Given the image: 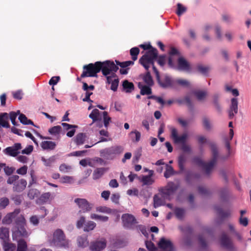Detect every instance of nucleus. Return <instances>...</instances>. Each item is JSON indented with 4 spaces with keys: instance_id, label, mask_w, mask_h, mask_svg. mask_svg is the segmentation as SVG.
I'll list each match as a JSON object with an SVG mask.
<instances>
[{
    "instance_id": "f257e3e1",
    "label": "nucleus",
    "mask_w": 251,
    "mask_h": 251,
    "mask_svg": "<svg viewBox=\"0 0 251 251\" xmlns=\"http://www.w3.org/2000/svg\"><path fill=\"white\" fill-rule=\"evenodd\" d=\"M157 50L153 49L148 52L146 55H143L139 59V62L147 71L150 66H152L157 82L161 87L164 89L175 87L174 79L167 74L160 76L158 71L154 66V62L157 58Z\"/></svg>"
},
{
    "instance_id": "f03ea898",
    "label": "nucleus",
    "mask_w": 251,
    "mask_h": 251,
    "mask_svg": "<svg viewBox=\"0 0 251 251\" xmlns=\"http://www.w3.org/2000/svg\"><path fill=\"white\" fill-rule=\"evenodd\" d=\"M83 71L81 77H97V73L101 71L103 75L106 76L110 72H117L119 69L113 61H106L103 62H96L95 64L90 63L83 66Z\"/></svg>"
},
{
    "instance_id": "7ed1b4c3",
    "label": "nucleus",
    "mask_w": 251,
    "mask_h": 251,
    "mask_svg": "<svg viewBox=\"0 0 251 251\" xmlns=\"http://www.w3.org/2000/svg\"><path fill=\"white\" fill-rule=\"evenodd\" d=\"M211 151V158L207 163L204 162L199 157H195L193 162L202 168L204 174L209 176L214 167L216 165L219 160V152L217 145L213 143H208Z\"/></svg>"
},
{
    "instance_id": "20e7f679",
    "label": "nucleus",
    "mask_w": 251,
    "mask_h": 251,
    "mask_svg": "<svg viewBox=\"0 0 251 251\" xmlns=\"http://www.w3.org/2000/svg\"><path fill=\"white\" fill-rule=\"evenodd\" d=\"M26 220L23 215H21L15 220V230L12 231L13 240H18L20 238H27L31 234L30 231H27L25 226Z\"/></svg>"
},
{
    "instance_id": "39448f33",
    "label": "nucleus",
    "mask_w": 251,
    "mask_h": 251,
    "mask_svg": "<svg viewBox=\"0 0 251 251\" xmlns=\"http://www.w3.org/2000/svg\"><path fill=\"white\" fill-rule=\"evenodd\" d=\"M48 242L50 246L52 247L66 249L69 246V241L66 239L63 231L59 228L54 231L53 237L49 239Z\"/></svg>"
},
{
    "instance_id": "423d86ee",
    "label": "nucleus",
    "mask_w": 251,
    "mask_h": 251,
    "mask_svg": "<svg viewBox=\"0 0 251 251\" xmlns=\"http://www.w3.org/2000/svg\"><path fill=\"white\" fill-rule=\"evenodd\" d=\"M171 132L170 137L173 143L176 145L181 144V149L185 152H190L191 148L190 146L186 145V142L188 137L187 134L184 133L181 135H178V130L174 127L170 128Z\"/></svg>"
},
{
    "instance_id": "0eeeda50",
    "label": "nucleus",
    "mask_w": 251,
    "mask_h": 251,
    "mask_svg": "<svg viewBox=\"0 0 251 251\" xmlns=\"http://www.w3.org/2000/svg\"><path fill=\"white\" fill-rule=\"evenodd\" d=\"M124 151V148L120 145L113 146L100 151V155L106 160H112Z\"/></svg>"
},
{
    "instance_id": "6e6552de",
    "label": "nucleus",
    "mask_w": 251,
    "mask_h": 251,
    "mask_svg": "<svg viewBox=\"0 0 251 251\" xmlns=\"http://www.w3.org/2000/svg\"><path fill=\"white\" fill-rule=\"evenodd\" d=\"M179 229L185 234L182 239V242L186 246H190L192 244L191 235L193 232L192 228L189 226H180Z\"/></svg>"
},
{
    "instance_id": "1a4fd4ad",
    "label": "nucleus",
    "mask_w": 251,
    "mask_h": 251,
    "mask_svg": "<svg viewBox=\"0 0 251 251\" xmlns=\"http://www.w3.org/2000/svg\"><path fill=\"white\" fill-rule=\"evenodd\" d=\"M178 187L179 185L178 184H176L173 182H170L163 190L162 193L166 199L171 200Z\"/></svg>"
},
{
    "instance_id": "9d476101",
    "label": "nucleus",
    "mask_w": 251,
    "mask_h": 251,
    "mask_svg": "<svg viewBox=\"0 0 251 251\" xmlns=\"http://www.w3.org/2000/svg\"><path fill=\"white\" fill-rule=\"evenodd\" d=\"M123 226L126 228L133 229L134 225L137 223L135 217L130 214H124L122 216Z\"/></svg>"
},
{
    "instance_id": "9b49d317",
    "label": "nucleus",
    "mask_w": 251,
    "mask_h": 251,
    "mask_svg": "<svg viewBox=\"0 0 251 251\" xmlns=\"http://www.w3.org/2000/svg\"><path fill=\"white\" fill-rule=\"evenodd\" d=\"M22 149L21 143H17L14 144L13 146L7 147L3 150V152L9 156L15 157L20 153V150Z\"/></svg>"
},
{
    "instance_id": "f8f14e48",
    "label": "nucleus",
    "mask_w": 251,
    "mask_h": 251,
    "mask_svg": "<svg viewBox=\"0 0 251 251\" xmlns=\"http://www.w3.org/2000/svg\"><path fill=\"white\" fill-rule=\"evenodd\" d=\"M201 174L192 171L186 172L185 181L189 185H193L195 181H198L201 178Z\"/></svg>"
},
{
    "instance_id": "ddd939ff",
    "label": "nucleus",
    "mask_w": 251,
    "mask_h": 251,
    "mask_svg": "<svg viewBox=\"0 0 251 251\" xmlns=\"http://www.w3.org/2000/svg\"><path fill=\"white\" fill-rule=\"evenodd\" d=\"M75 202L77 203L79 207L81 209L83 212L89 211L91 210L92 204L89 203L88 201L84 199H75Z\"/></svg>"
},
{
    "instance_id": "4468645a",
    "label": "nucleus",
    "mask_w": 251,
    "mask_h": 251,
    "mask_svg": "<svg viewBox=\"0 0 251 251\" xmlns=\"http://www.w3.org/2000/svg\"><path fill=\"white\" fill-rule=\"evenodd\" d=\"M20 212V209H16L13 212L8 213L3 218L2 220V224L4 225H10L12 223L14 219H15V220L16 219Z\"/></svg>"
},
{
    "instance_id": "2eb2a0df",
    "label": "nucleus",
    "mask_w": 251,
    "mask_h": 251,
    "mask_svg": "<svg viewBox=\"0 0 251 251\" xmlns=\"http://www.w3.org/2000/svg\"><path fill=\"white\" fill-rule=\"evenodd\" d=\"M106 246V241L102 239L101 240L96 241L91 243L90 249L92 251H101Z\"/></svg>"
},
{
    "instance_id": "dca6fc26",
    "label": "nucleus",
    "mask_w": 251,
    "mask_h": 251,
    "mask_svg": "<svg viewBox=\"0 0 251 251\" xmlns=\"http://www.w3.org/2000/svg\"><path fill=\"white\" fill-rule=\"evenodd\" d=\"M220 242L222 246L227 249L232 250L233 248V246L231 240L224 232L221 235Z\"/></svg>"
},
{
    "instance_id": "f3484780",
    "label": "nucleus",
    "mask_w": 251,
    "mask_h": 251,
    "mask_svg": "<svg viewBox=\"0 0 251 251\" xmlns=\"http://www.w3.org/2000/svg\"><path fill=\"white\" fill-rule=\"evenodd\" d=\"M238 100L237 98H233L231 100V104L228 112L229 118L231 119L233 118L234 114L238 112Z\"/></svg>"
},
{
    "instance_id": "a211bd4d",
    "label": "nucleus",
    "mask_w": 251,
    "mask_h": 251,
    "mask_svg": "<svg viewBox=\"0 0 251 251\" xmlns=\"http://www.w3.org/2000/svg\"><path fill=\"white\" fill-rule=\"evenodd\" d=\"M177 68L180 71H188L190 70V66L184 58L179 57L178 59Z\"/></svg>"
},
{
    "instance_id": "6ab92c4d",
    "label": "nucleus",
    "mask_w": 251,
    "mask_h": 251,
    "mask_svg": "<svg viewBox=\"0 0 251 251\" xmlns=\"http://www.w3.org/2000/svg\"><path fill=\"white\" fill-rule=\"evenodd\" d=\"M54 198V196L50 192L43 193L40 197L37 200L36 203L38 204H43L51 200Z\"/></svg>"
},
{
    "instance_id": "aec40b11",
    "label": "nucleus",
    "mask_w": 251,
    "mask_h": 251,
    "mask_svg": "<svg viewBox=\"0 0 251 251\" xmlns=\"http://www.w3.org/2000/svg\"><path fill=\"white\" fill-rule=\"evenodd\" d=\"M27 184L26 181L24 179H21L17 180L13 187V190L14 191L21 192L23 191L26 187Z\"/></svg>"
},
{
    "instance_id": "412c9836",
    "label": "nucleus",
    "mask_w": 251,
    "mask_h": 251,
    "mask_svg": "<svg viewBox=\"0 0 251 251\" xmlns=\"http://www.w3.org/2000/svg\"><path fill=\"white\" fill-rule=\"evenodd\" d=\"M134 89V85L132 82L127 80H124L122 82V91L126 93H130Z\"/></svg>"
},
{
    "instance_id": "4be33fe9",
    "label": "nucleus",
    "mask_w": 251,
    "mask_h": 251,
    "mask_svg": "<svg viewBox=\"0 0 251 251\" xmlns=\"http://www.w3.org/2000/svg\"><path fill=\"white\" fill-rule=\"evenodd\" d=\"M169 57L168 59V65L172 68L175 67L173 57L174 56H179V53L175 48L172 47L169 51Z\"/></svg>"
},
{
    "instance_id": "5701e85b",
    "label": "nucleus",
    "mask_w": 251,
    "mask_h": 251,
    "mask_svg": "<svg viewBox=\"0 0 251 251\" xmlns=\"http://www.w3.org/2000/svg\"><path fill=\"white\" fill-rule=\"evenodd\" d=\"M187 160L186 155L184 153L180 154L178 157V166L180 172L185 171V164Z\"/></svg>"
},
{
    "instance_id": "b1692460",
    "label": "nucleus",
    "mask_w": 251,
    "mask_h": 251,
    "mask_svg": "<svg viewBox=\"0 0 251 251\" xmlns=\"http://www.w3.org/2000/svg\"><path fill=\"white\" fill-rule=\"evenodd\" d=\"M138 88L140 89V94L142 95H149L152 93L151 86L145 85L141 82H139L138 84Z\"/></svg>"
},
{
    "instance_id": "393cba45",
    "label": "nucleus",
    "mask_w": 251,
    "mask_h": 251,
    "mask_svg": "<svg viewBox=\"0 0 251 251\" xmlns=\"http://www.w3.org/2000/svg\"><path fill=\"white\" fill-rule=\"evenodd\" d=\"M9 228L5 227H0V238L4 242L9 240Z\"/></svg>"
},
{
    "instance_id": "a878e982",
    "label": "nucleus",
    "mask_w": 251,
    "mask_h": 251,
    "mask_svg": "<svg viewBox=\"0 0 251 251\" xmlns=\"http://www.w3.org/2000/svg\"><path fill=\"white\" fill-rule=\"evenodd\" d=\"M108 170L106 168H97L93 172V178L96 180L100 178Z\"/></svg>"
},
{
    "instance_id": "bb28decb",
    "label": "nucleus",
    "mask_w": 251,
    "mask_h": 251,
    "mask_svg": "<svg viewBox=\"0 0 251 251\" xmlns=\"http://www.w3.org/2000/svg\"><path fill=\"white\" fill-rule=\"evenodd\" d=\"M86 135L85 133H79L77 134L75 139V142L77 146L83 145L85 141Z\"/></svg>"
},
{
    "instance_id": "cd10ccee",
    "label": "nucleus",
    "mask_w": 251,
    "mask_h": 251,
    "mask_svg": "<svg viewBox=\"0 0 251 251\" xmlns=\"http://www.w3.org/2000/svg\"><path fill=\"white\" fill-rule=\"evenodd\" d=\"M214 209L217 212L219 216L222 219L227 218L230 216V211H224L223 209L219 206H215Z\"/></svg>"
},
{
    "instance_id": "c85d7f7f",
    "label": "nucleus",
    "mask_w": 251,
    "mask_h": 251,
    "mask_svg": "<svg viewBox=\"0 0 251 251\" xmlns=\"http://www.w3.org/2000/svg\"><path fill=\"white\" fill-rule=\"evenodd\" d=\"M139 180L143 183V185H150L152 184L154 181L150 176L147 175H142L140 177H138Z\"/></svg>"
},
{
    "instance_id": "c756f323",
    "label": "nucleus",
    "mask_w": 251,
    "mask_h": 251,
    "mask_svg": "<svg viewBox=\"0 0 251 251\" xmlns=\"http://www.w3.org/2000/svg\"><path fill=\"white\" fill-rule=\"evenodd\" d=\"M41 147L44 150H53L56 147V144L52 141H43L41 143Z\"/></svg>"
},
{
    "instance_id": "7c9ffc66",
    "label": "nucleus",
    "mask_w": 251,
    "mask_h": 251,
    "mask_svg": "<svg viewBox=\"0 0 251 251\" xmlns=\"http://www.w3.org/2000/svg\"><path fill=\"white\" fill-rule=\"evenodd\" d=\"M17 251H26L27 246L26 242L23 239H18Z\"/></svg>"
},
{
    "instance_id": "2f4dec72",
    "label": "nucleus",
    "mask_w": 251,
    "mask_h": 251,
    "mask_svg": "<svg viewBox=\"0 0 251 251\" xmlns=\"http://www.w3.org/2000/svg\"><path fill=\"white\" fill-rule=\"evenodd\" d=\"M20 122L24 125H33L35 127H37L35 125H34L33 122L29 119H28L25 116L24 114H20V116L18 118Z\"/></svg>"
},
{
    "instance_id": "473e14b6",
    "label": "nucleus",
    "mask_w": 251,
    "mask_h": 251,
    "mask_svg": "<svg viewBox=\"0 0 251 251\" xmlns=\"http://www.w3.org/2000/svg\"><path fill=\"white\" fill-rule=\"evenodd\" d=\"M143 79L144 82L149 86H153L154 82L150 73L148 71L143 76Z\"/></svg>"
},
{
    "instance_id": "72a5a7b5",
    "label": "nucleus",
    "mask_w": 251,
    "mask_h": 251,
    "mask_svg": "<svg viewBox=\"0 0 251 251\" xmlns=\"http://www.w3.org/2000/svg\"><path fill=\"white\" fill-rule=\"evenodd\" d=\"M40 194V191L36 189H30L27 193V196L30 200L38 198Z\"/></svg>"
},
{
    "instance_id": "f704fd0d",
    "label": "nucleus",
    "mask_w": 251,
    "mask_h": 251,
    "mask_svg": "<svg viewBox=\"0 0 251 251\" xmlns=\"http://www.w3.org/2000/svg\"><path fill=\"white\" fill-rule=\"evenodd\" d=\"M77 243L79 247L82 248L88 245V241L86 236H79L77 238Z\"/></svg>"
},
{
    "instance_id": "c9c22d12",
    "label": "nucleus",
    "mask_w": 251,
    "mask_h": 251,
    "mask_svg": "<svg viewBox=\"0 0 251 251\" xmlns=\"http://www.w3.org/2000/svg\"><path fill=\"white\" fill-rule=\"evenodd\" d=\"M230 141V140H229L228 139H226V142H225L226 148V149L228 151L227 155H226V156H220L219 155V159L225 160H226L229 157V156L230 155V153H231Z\"/></svg>"
},
{
    "instance_id": "e433bc0d",
    "label": "nucleus",
    "mask_w": 251,
    "mask_h": 251,
    "mask_svg": "<svg viewBox=\"0 0 251 251\" xmlns=\"http://www.w3.org/2000/svg\"><path fill=\"white\" fill-rule=\"evenodd\" d=\"M185 211L182 208H176L175 209V214L176 218L179 220H182L185 215Z\"/></svg>"
},
{
    "instance_id": "4c0bfd02",
    "label": "nucleus",
    "mask_w": 251,
    "mask_h": 251,
    "mask_svg": "<svg viewBox=\"0 0 251 251\" xmlns=\"http://www.w3.org/2000/svg\"><path fill=\"white\" fill-rule=\"evenodd\" d=\"M96 226V224L95 222L93 221H88L84 224L83 230L85 231L88 232L94 229Z\"/></svg>"
},
{
    "instance_id": "58836bf2",
    "label": "nucleus",
    "mask_w": 251,
    "mask_h": 251,
    "mask_svg": "<svg viewBox=\"0 0 251 251\" xmlns=\"http://www.w3.org/2000/svg\"><path fill=\"white\" fill-rule=\"evenodd\" d=\"M62 130V127L60 126H56L52 127L49 129V132L53 135H59Z\"/></svg>"
},
{
    "instance_id": "ea45409f",
    "label": "nucleus",
    "mask_w": 251,
    "mask_h": 251,
    "mask_svg": "<svg viewBox=\"0 0 251 251\" xmlns=\"http://www.w3.org/2000/svg\"><path fill=\"white\" fill-rule=\"evenodd\" d=\"M194 94L199 100H202L207 95V92L204 91H195L194 92Z\"/></svg>"
},
{
    "instance_id": "a19ab883",
    "label": "nucleus",
    "mask_w": 251,
    "mask_h": 251,
    "mask_svg": "<svg viewBox=\"0 0 251 251\" xmlns=\"http://www.w3.org/2000/svg\"><path fill=\"white\" fill-rule=\"evenodd\" d=\"M130 136L133 141L138 142L141 138V133L138 131L135 130L130 133Z\"/></svg>"
},
{
    "instance_id": "79ce46f5",
    "label": "nucleus",
    "mask_w": 251,
    "mask_h": 251,
    "mask_svg": "<svg viewBox=\"0 0 251 251\" xmlns=\"http://www.w3.org/2000/svg\"><path fill=\"white\" fill-rule=\"evenodd\" d=\"M219 193L221 199L223 201H225L228 196V189L227 187H223L220 190Z\"/></svg>"
},
{
    "instance_id": "37998d69",
    "label": "nucleus",
    "mask_w": 251,
    "mask_h": 251,
    "mask_svg": "<svg viewBox=\"0 0 251 251\" xmlns=\"http://www.w3.org/2000/svg\"><path fill=\"white\" fill-rule=\"evenodd\" d=\"M116 64H115L118 67V66H120L122 68H126L130 65H132L134 64V62L132 61H127L125 62H120L119 61H115Z\"/></svg>"
},
{
    "instance_id": "c03bdc74",
    "label": "nucleus",
    "mask_w": 251,
    "mask_h": 251,
    "mask_svg": "<svg viewBox=\"0 0 251 251\" xmlns=\"http://www.w3.org/2000/svg\"><path fill=\"white\" fill-rule=\"evenodd\" d=\"M140 50L137 47H134L130 49V54L132 56L133 61H135L137 59V56L139 53Z\"/></svg>"
},
{
    "instance_id": "a18cd8bd",
    "label": "nucleus",
    "mask_w": 251,
    "mask_h": 251,
    "mask_svg": "<svg viewBox=\"0 0 251 251\" xmlns=\"http://www.w3.org/2000/svg\"><path fill=\"white\" fill-rule=\"evenodd\" d=\"M91 218L102 222H106L108 220L107 216L99 215L96 214H92L91 215Z\"/></svg>"
},
{
    "instance_id": "49530a36",
    "label": "nucleus",
    "mask_w": 251,
    "mask_h": 251,
    "mask_svg": "<svg viewBox=\"0 0 251 251\" xmlns=\"http://www.w3.org/2000/svg\"><path fill=\"white\" fill-rule=\"evenodd\" d=\"M3 249L4 251H14L16 246L13 243H7L5 241L3 244Z\"/></svg>"
},
{
    "instance_id": "de8ad7c7",
    "label": "nucleus",
    "mask_w": 251,
    "mask_h": 251,
    "mask_svg": "<svg viewBox=\"0 0 251 251\" xmlns=\"http://www.w3.org/2000/svg\"><path fill=\"white\" fill-rule=\"evenodd\" d=\"M100 112L97 109H94L89 115V117L93 120V122H96L100 116Z\"/></svg>"
},
{
    "instance_id": "09e8293b",
    "label": "nucleus",
    "mask_w": 251,
    "mask_h": 251,
    "mask_svg": "<svg viewBox=\"0 0 251 251\" xmlns=\"http://www.w3.org/2000/svg\"><path fill=\"white\" fill-rule=\"evenodd\" d=\"M198 70L202 75H207L208 71L210 69L209 66H205L201 65H199L197 66Z\"/></svg>"
},
{
    "instance_id": "8fccbe9b",
    "label": "nucleus",
    "mask_w": 251,
    "mask_h": 251,
    "mask_svg": "<svg viewBox=\"0 0 251 251\" xmlns=\"http://www.w3.org/2000/svg\"><path fill=\"white\" fill-rule=\"evenodd\" d=\"M166 167H167L166 170L165 172L164 175L166 178H169L171 176L175 174V172H174V170L173 167L171 166L167 165Z\"/></svg>"
},
{
    "instance_id": "3c124183",
    "label": "nucleus",
    "mask_w": 251,
    "mask_h": 251,
    "mask_svg": "<svg viewBox=\"0 0 251 251\" xmlns=\"http://www.w3.org/2000/svg\"><path fill=\"white\" fill-rule=\"evenodd\" d=\"M175 85L177 84L183 87H188L190 85V83L188 81L183 79H174Z\"/></svg>"
},
{
    "instance_id": "603ef678",
    "label": "nucleus",
    "mask_w": 251,
    "mask_h": 251,
    "mask_svg": "<svg viewBox=\"0 0 251 251\" xmlns=\"http://www.w3.org/2000/svg\"><path fill=\"white\" fill-rule=\"evenodd\" d=\"M162 205V199L157 195L153 197V206L154 208H157Z\"/></svg>"
},
{
    "instance_id": "864d4df0",
    "label": "nucleus",
    "mask_w": 251,
    "mask_h": 251,
    "mask_svg": "<svg viewBox=\"0 0 251 251\" xmlns=\"http://www.w3.org/2000/svg\"><path fill=\"white\" fill-rule=\"evenodd\" d=\"M146 248L149 251H157V248L154 244L151 241H147L145 242Z\"/></svg>"
},
{
    "instance_id": "5fc2aeb1",
    "label": "nucleus",
    "mask_w": 251,
    "mask_h": 251,
    "mask_svg": "<svg viewBox=\"0 0 251 251\" xmlns=\"http://www.w3.org/2000/svg\"><path fill=\"white\" fill-rule=\"evenodd\" d=\"M202 124L206 129L210 130L211 128L210 121L209 119L206 117L202 118Z\"/></svg>"
},
{
    "instance_id": "6e6d98bb",
    "label": "nucleus",
    "mask_w": 251,
    "mask_h": 251,
    "mask_svg": "<svg viewBox=\"0 0 251 251\" xmlns=\"http://www.w3.org/2000/svg\"><path fill=\"white\" fill-rule=\"evenodd\" d=\"M198 141L199 144L202 145L204 143H206L209 145L208 143H213L215 145H217L214 142L210 141L208 140L204 136H200L198 137Z\"/></svg>"
},
{
    "instance_id": "4d7b16f0",
    "label": "nucleus",
    "mask_w": 251,
    "mask_h": 251,
    "mask_svg": "<svg viewBox=\"0 0 251 251\" xmlns=\"http://www.w3.org/2000/svg\"><path fill=\"white\" fill-rule=\"evenodd\" d=\"M55 160L54 156H51L50 157L49 159H46L44 157H42V160L44 163V164L46 166H50L52 163L54 162Z\"/></svg>"
},
{
    "instance_id": "13d9d810",
    "label": "nucleus",
    "mask_w": 251,
    "mask_h": 251,
    "mask_svg": "<svg viewBox=\"0 0 251 251\" xmlns=\"http://www.w3.org/2000/svg\"><path fill=\"white\" fill-rule=\"evenodd\" d=\"M19 178V176L18 175H13L10 176L7 180V183L9 184H13L14 185V183L16 182Z\"/></svg>"
},
{
    "instance_id": "bf43d9fd",
    "label": "nucleus",
    "mask_w": 251,
    "mask_h": 251,
    "mask_svg": "<svg viewBox=\"0 0 251 251\" xmlns=\"http://www.w3.org/2000/svg\"><path fill=\"white\" fill-rule=\"evenodd\" d=\"M103 118V124L105 127H107L109 125V122L111 120V118L108 116V113L106 111L102 112Z\"/></svg>"
},
{
    "instance_id": "052dcab7",
    "label": "nucleus",
    "mask_w": 251,
    "mask_h": 251,
    "mask_svg": "<svg viewBox=\"0 0 251 251\" xmlns=\"http://www.w3.org/2000/svg\"><path fill=\"white\" fill-rule=\"evenodd\" d=\"M186 10V8L185 7L183 6L181 3H177V11L176 14L178 16H180L183 13H184Z\"/></svg>"
},
{
    "instance_id": "680f3d73",
    "label": "nucleus",
    "mask_w": 251,
    "mask_h": 251,
    "mask_svg": "<svg viewBox=\"0 0 251 251\" xmlns=\"http://www.w3.org/2000/svg\"><path fill=\"white\" fill-rule=\"evenodd\" d=\"M97 211L109 214L112 212V209L106 206H99L97 208Z\"/></svg>"
},
{
    "instance_id": "e2e57ef3",
    "label": "nucleus",
    "mask_w": 251,
    "mask_h": 251,
    "mask_svg": "<svg viewBox=\"0 0 251 251\" xmlns=\"http://www.w3.org/2000/svg\"><path fill=\"white\" fill-rule=\"evenodd\" d=\"M23 95H24V94L23 93L22 90H19L15 92H13V98L15 99L19 100L22 99Z\"/></svg>"
},
{
    "instance_id": "0e129e2a",
    "label": "nucleus",
    "mask_w": 251,
    "mask_h": 251,
    "mask_svg": "<svg viewBox=\"0 0 251 251\" xmlns=\"http://www.w3.org/2000/svg\"><path fill=\"white\" fill-rule=\"evenodd\" d=\"M9 200L7 198H2L0 200V208L3 209L9 204Z\"/></svg>"
},
{
    "instance_id": "69168bd1",
    "label": "nucleus",
    "mask_w": 251,
    "mask_h": 251,
    "mask_svg": "<svg viewBox=\"0 0 251 251\" xmlns=\"http://www.w3.org/2000/svg\"><path fill=\"white\" fill-rule=\"evenodd\" d=\"M23 197L21 195H15L12 197V200L16 205H20L22 201Z\"/></svg>"
},
{
    "instance_id": "338daca9",
    "label": "nucleus",
    "mask_w": 251,
    "mask_h": 251,
    "mask_svg": "<svg viewBox=\"0 0 251 251\" xmlns=\"http://www.w3.org/2000/svg\"><path fill=\"white\" fill-rule=\"evenodd\" d=\"M85 91V97L82 100L83 101L88 102L92 103L93 102V100H92L90 97L93 94V93L91 91L89 90H84Z\"/></svg>"
},
{
    "instance_id": "774afa93",
    "label": "nucleus",
    "mask_w": 251,
    "mask_h": 251,
    "mask_svg": "<svg viewBox=\"0 0 251 251\" xmlns=\"http://www.w3.org/2000/svg\"><path fill=\"white\" fill-rule=\"evenodd\" d=\"M29 221L33 226H37L39 223V219L37 216L33 215L30 218Z\"/></svg>"
}]
</instances>
